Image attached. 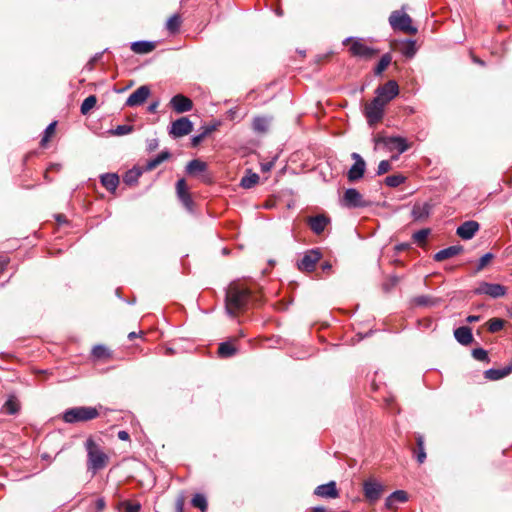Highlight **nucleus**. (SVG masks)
Wrapping results in <instances>:
<instances>
[{"instance_id": "1", "label": "nucleus", "mask_w": 512, "mask_h": 512, "mask_svg": "<svg viewBox=\"0 0 512 512\" xmlns=\"http://www.w3.org/2000/svg\"><path fill=\"white\" fill-rule=\"evenodd\" d=\"M87 451V469L93 474L106 467L109 457L101 447L92 439L88 438L85 442Z\"/></svg>"}, {"instance_id": "2", "label": "nucleus", "mask_w": 512, "mask_h": 512, "mask_svg": "<svg viewBox=\"0 0 512 512\" xmlns=\"http://www.w3.org/2000/svg\"><path fill=\"white\" fill-rule=\"evenodd\" d=\"M251 294L247 288L231 287L226 293V312L234 317L237 310L246 308Z\"/></svg>"}, {"instance_id": "3", "label": "nucleus", "mask_w": 512, "mask_h": 512, "mask_svg": "<svg viewBox=\"0 0 512 512\" xmlns=\"http://www.w3.org/2000/svg\"><path fill=\"white\" fill-rule=\"evenodd\" d=\"M99 416L97 408L90 406H78L65 410L63 421L69 424L87 422Z\"/></svg>"}, {"instance_id": "4", "label": "nucleus", "mask_w": 512, "mask_h": 512, "mask_svg": "<svg viewBox=\"0 0 512 512\" xmlns=\"http://www.w3.org/2000/svg\"><path fill=\"white\" fill-rule=\"evenodd\" d=\"M375 145H383L389 152L396 150L398 155L404 153L409 149V144L404 137L401 136H382L377 135L374 138Z\"/></svg>"}, {"instance_id": "5", "label": "nucleus", "mask_w": 512, "mask_h": 512, "mask_svg": "<svg viewBox=\"0 0 512 512\" xmlns=\"http://www.w3.org/2000/svg\"><path fill=\"white\" fill-rule=\"evenodd\" d=\"M349 42H351L349 52L354 57L370 59L379 52L378 50L367 46L361 38L347 37L343 40L344 45Z\"/></svg>"}, {"instance_id": "6", "label": "nucleus", "mask_w": 512, "mask_h": 512, "mask_svg": "<svg viewBox=\"0 0 512 512\" xmlns=\"http://www.w3.org/2000/svg\"><path fill=\"white\" fill-rule=\"evenodd\" d=\"M389 23L395 30H400L413 35L417 33V28L412 26L411 17L408 14L402 13L398 10L393 11L390 14Z\"/></svg>"}, {"instance_id": "7", "label": "nucleus", "mask_w": 512, "mask_h": 512, "mask_svg": "<svg viewBox=\"0 0 512 512\" xmlns=\"http://www.w3.org/2000/svg\"><path fill=\"white\" fill-rule=\"evenodd\" d=\"M385 105L383 101L379 100V97H374L371 102L366 104L364 113L370 126L381 121Z\"/></svg>"}, {"instance_id": "8", "label": "nucleus", "mask_w": 512, "mask_h": 512, "mask_svg": "<svg viewBox=\"0 0 512 512\" xmlns=\"http://www.w3.org/2000/svg\"><path fill=\"white\" fill-rule=\"evenodd\" d=\"M321 258L322 252L319 248L307 250L302 258L297 261V267L302 272H312Z\"/></svg>"}, {"instance_id": "9", "label": "nucleus", "mask_w": 512, "mask_h": 512, "mask_svg": "<svg viewBox=\"0 0 512 512\" xmlns=\"http://www.w3.org/2000/svg\"><path fill=\"white\" fill-rule=\"evenodd\" d=\"M384 491L383 484L375 478H368L363 482V494L370 503L377 502Z\"/></svg>"}, {"instance_id": "10", "label": "nucleus", "mask_w": 512, "mask_h": 512, "mask_svg": "<svg viewBox=\"0 0 512 512\" xmlns=\"http://www.w3.org/2000/svg\"><path fill=\"white\" fill-rule=\"evenodd\" d=\"M342 204L347 208L355 209L368 207L371 203L366 201L357 189L348 188L344 192Z\"/></svg>"}, {"instance_id": "11", "label": "nucleus", "mask_w": 512, "mask_h": 512, "mask_svg": "<svg viewBox=\"0 0 512 512\" xmlns=\"http://www.w3.org/2000/svg\"><path fill=\"white\" fill-rule=\"evenodd\" d=\"M473 292L476 295H487L496 299L505 296L507 288L501 284L482 281Z\"/></svg>"}, {"instance_id": "12", "label": "nucleus", "mask_w": 512, "mask_h": 512, "mask_svg": "<svg viewBox=\"0 0 512 512\" xmlns=\"http://www.w3.org/2000/svg\"><path fill=\"white\" fill-rule=\"evenodd\" d=\"M375 97L387 104L399 94V86L395 80H389L384 85L377 87L375 90Z\"/></svg>"}, {"instance_id": "13", "label": "nucleus", "mask_w": 512, "mask_h": 512, "mask_svg": "<svg viewBox=\"0 0 512 512\" xmlns=\"http://www.w3.org/2000/svg\"><path fill=\"white\" fill-rule=\"evenodd\" d=\"M351 157L354 160V164L348 170L347 178L350 182H355L363 177L366 169V163L356 152L352 153Z\"/></svg>"}, {"instance_id": "14", "label": "nucleus", "mask_w": 512, "mask_h": 512, "mask_svg": "<svg viewBox=\"0 0 512 512\" xmlns=\"http://www.w3.org/2000/svg\"><path fill=\"white\" fill-rule=\"evenodd\" d=\"M193 130V123L187 117H181L172 122L169 130L170 135L175 138L188 135Z\"/></svg>"}, {"instance_id": "15", "label": "nucleus", "mask_w": 512, "mask_h": 512, "mask_svg": "<svg viewBox=\"0 0 512 512\" xmlns=\"http://www.w3.org/2000/svg\"><path fill=\"white\" fill-rule=\"evenodd\" d=\"M150 95V88L142 85L137 88L126 100L125 105L128 107H136L142 105Z\"/></svg>"}, {"instance_id": "16", "label": "nucleus", "mask_w": 512, "mask_h": 512, "mask_svg": "<svg viewBox=\"0 0 512 512\" xmlns=\"http://www.w3.org/2000/svg\"><path fill=\"white\" fill-rule=\"evenodd\" d=\"M480 224L474 220H468L463 222L456 229V234L463 240H470L479 231Z\"/></svg>"}, {"instance_id": "17", "label": "nucleus", "mask_w": 512, "mask_h": 512, "mask_svg": "<svg viewBox=\"0 0 512 512\" xmlns=\"http://www.w3.org/2000/svg\"><path fill=\"white\" fill-rule=\"evenodd\" d=\"M170 106L177 113H185L192 110L193 102L190 98L177 94L171 98Z\"/></svg>"}, {"instance_id": "18", "label": "nucleus", "mask_w": 512, "mask_h": 512, "mask_svg": "<svg viewBox=\"0 0 512 512\" xmlns=\"http://www.w3.org/2000/svg\"><path fill=\"white\" fill-rule=\"evenodd\" d=\"M176 191L178 198L180 199L182 204L185 206L187 210L191 211L193 207V200L190 193L188 192V187L185 179L182 178L177 181Z\"/></svg>"}, {"instance_id": "19", "label": "nucleus", "mask_w": 512, "mask_h": 512, "mask_svg": "<svg viewBox=\"0 0 512 512\" xmlns=\"http://www.w3.org/2000/svg\"><path fill=\"white\" fill-rule=\"evenodd\" d=\"M433 207L434 205L430 202L415 203L412 207L411 216L416 221L427 219L430 216Z\"/></svg>"}, {"instance_id": "20", "label": "nucleus", "mask_w": 512, "mask_h": 512, "mask_svg": "<svg viewBox=\"0 0 512 512\" xmlns=\"http://www.w3.org/2000/svg\"><path fill=\"white\" fill-rule=\"evenodd\" d=\"M307 223H308L310 229L315 234L320 235L321 233L324 232L327 225L330 223V218L323 214H319L316 216L309 217Z\"/></svg>"}, {"instance_id": "21", "label": "nucleus", "mask_w": 512, "mask_h": 512, "mask_svg": "<svg viewBox=\"0 0 512 512\" xmlns=\"http://www.w3.org/2000/svg\"><path fill=\"white\" fill-rule=\"evenodd\" d=\"M314 494L322 498L335 499L339 497V492L335 481H330L316 487Z\"/></svg>"}, {"instance_id": "22", "label": "nucleus", "mask_w": 512, "mask_h": 512, "mask_svg": "<svg viewBox=\"0 0 512 512\" xmlns=\"http://www.w3.org/2000/svg\"><path fill=\"white\" fill-rule=\"evenodd\" d=\"M463 251H464V247L462 245L449 246V247L442 249V250L438 251L437 253H435L433 256V259L437 262H441L448 258L459 255Z\"/></svg>"}, {"instance_id": "23", "label": "nucleus", "mask_w": 512, "mask_h": 512, "mask_svg": "<svg viewBox=\"0 0 512 512\" xmlns=\"http://www.w3.org/2000/svg\"><path fill=\"white\" fill-rule=\"evenodd\" d=\"M454 337L458 343L467 346L474 340L472 330L468 326H461L454 330Z\"/></svg>"}, {"instance_id": "24", "label": "nucleus", "mask_w": 512, "mask_h": 512, "mask_svg": "<svg viewBox=\"0 0 512 512\" xmlns=\"http://www.w3.org/2000/svg\"><path fill=\"white\" fill-rule=\"evenodd\" d=\"M21 405L15 395H9L7 400L2 406V413L7 415H16L20 411Z\"/></svg>"}, {"instance_id": "25", "label": "nucleus", "mask_w": 512, "mask_h": 512, "mask_svg": "<svg viewBox=\"0 0 512 512\" xmlns=\"http://www.w3.org/2000/svg\"><path fill=\"white\" fill-rule=\"evenodd\" d=\"M512 372V362L502 369L491 368L485 371V378L495 381L508 376Z\"/></svg>"}, {"instance_id": "26", "label": "nucleus", "mask_w": 512, "mask_h": 512, "mask_svg": "<svg viewBox=\"0 0 512 512\" xmlns=\"http://www.w3.org/2000/svg\"><path fill=\"white\" fill-rule=\"evenodd\" d=\"M171 157V153L169 150H163L156 157L148 160L144 166V171H152L156 167H158L161 163L168 160Z\"/></svg>"}, {"instance_id": "27", "label": "nucleus", "mask_w": 512, "mask_h": 512, "mask_svg": "<svg viewBox=\"0 0 512 512\" xmlns=\"http://www.w3.org/2000/svg\"><path fill=\"white\" fill-rule=\"evenodd\" d=\"M156 45L153 41L139 40L132 42L131 50L137 54H147L155 49Z\"/></svg>"}, {"instance_id": "28", "label": "nucleus", "mask_w": 512, "mask_h": 512, "mask_svg": "<svg viewBox=\"0 0 512 512\" xmlns=\"http://www.w3.org/2000/svg\"><path fill=\"white\" fill-rule=\"evenodd\" d=\"M100 181L108 191L114 192L119 184V177L115 173H105L101 175Z\"/></svg>"}, {"instance_id": "29", "label": "nucleus", "mask_w": 512, "mask_h": 512, "mask_svg": "<svg viewBox=\"0 0 512 512\" xmlns=\"http://www.w3.org/2000/svg\"><path fill=\"white\" fill-rule=\"evenodd\" d=\"M271 118L266 116H257L253 118L252 128L257 133H265L268 131Z\"/></svg>"}, {"instance_id": "30", "label": "nucleus", "mask_w": 512, "mask_h": 512, "mask_svg": "<svg viewBox=\"0 0 512 512\" xmlns=\"http://www.w3.org/2000/svg\"><path fill=\"white\" fill-rule=\"evenodd\" d=\"M143 172H145L144 167H133L124 174L123 182L129 186L135 185L138 182L140 176L143 174Z\"/></svg>"}, {"instance_id": "31", "label": "nucleus", "mask_w": 512, "mask_h": 512, "mask_svg": "<svg viewBox=\"0 0 512 512\" xmlns=\"http://www.w3.org/2000/svg\"><path fill=\"white\" fill-rule=\"evenodd\" d=\"M207 170V164L199 159H193L186 165V172L190 175L202 173Z\"/></svg>"}, {"instance_id": "32", "label": "nucleus", "mask_w": 512, "mask_h": 512, "mask_svg": "<svg viewBox=\"0 0 512 512\" xmlns=\"http://www.w3.org/2000/svg\"><path fill=\"white\" fill-rule=\"evenodd\" d=\"M182 24V19L179 14H173L166 22L167 31L175 35L180 31V27Z\"/></svg>"}, {"instance_id": "33", "label": "nucleus", "mask_w": 512, "mask_h": 512, "mask_svg": "<svg viewBox=\"0 0 512 512\" xmlns=\"http://www.w3.org/2000/svg\"><path fill=\"white\" fill-rule=\"evenodd\" d=\"M400 52L407 58H413L417 52L416 41L407 39L402 43Z\"/></svg>"}, {"instance_id": "34", "label": "nucleus", "mask_w": 512, "mask_h": 512, "mask_svg": "<svg viewBox=\"0 0 512 512\" xmlns=\"http://www.w3.org/2000/svg\"><path fill=\"white\" fill-rule=\"evenodd\" d=\"M237 353V349L230 342H222L218 347V356L220 358H230Z\"/></svg>"}, {"instance_id": "35", "label": "nucleus", "mask_w": 512, "mask_h": 512, "mask_svg": "<svg viewBox=\"0 0 512 512\" xmlns=\"http://www.w3.org/2000/svg\"><path fill=\"white\" fill-rule=\"evenodd\" d=\"M259 181V175L249 170L248 174L243 176L240 181V186L244 189L254 187Z\"/></svg>"}, {"instance_id": "36", "label": "nucleus", "mask_w": 512, "mask_h": 512, "mask_svg": "<svg viewBox=\"0 0 512 512\" xmlns=\"http://www.w3.org/2000/svg\"><path fill=\"white\" fill-rule=\"evenodd\" d=\"M408 500V495L403 490H396L391 493L386 499V506L391 507L394 501L404 503Z\"/></svg>"}, {"instance_id": "37", "label": "nucleus", "mask_w": 512, "mask_h": 512, "mask_svg": "<svg viewBox=\"0 0 512 512\" xmlns=\"http://www.w3.org/2000/svg\"><path fill=\"white\" fill-rule=\"evenodd\" d=\"M392 61V57L390 53H386L382 55L376 67L374 68V74L379 76L383 73V71L390 65Z\"/></svg>"}, {"instance_id": "38", "label": "nucleus", "mask_w": 512, "mask_h": 512, "mask_svg": "<svg viewBox=\"0 0 512 512\" xmlns=\"http://www.w3.org/2000/svg\"><path fill=\"white\" fill-rule=\"evenodd\" d=\"M416 444L418 448V453L416 455V459L418 463L422 464L426 459V452L424 447V437L421 434H416Z\"/></svg>"}, {"instance_id": "39", "label": "nucleus", "mask_w": 512, "mask_h": 512, "mask_svg": "<svg viewBox=\"0 0 512 512\" xmlns=\"http://www.w3.org/2000/svg\"><path fill=\"white\" fill-rule=\"evenodd\" d=\"M191 504L200 509L202 512H206L207 511V508H208V502H207V499L206 497L201 494V493H196L192 500H191Z\"/></svg>"}, {"instance_id": "40", "label": "nucleus", "mask_w": 512, "mask_h": 512, "mask_svg": "<svg viewBox=\"0 0 512 512\" xmlns=\"http://www.w3.org/2000/svg\"><path fill=\"white\" fill-rule=\"evenodd\" d=\"M406 178L401 174H393L389 175L385 178L384 182L388 187H398L402 183H404Z\"/></svg>"}, {"instance_id": "41", "label": "nucleus", "mask_w": 512, "mask_h": 512, "mask_svg": "<svg viewBox=\"0 0 512 512\" xmlns=\"http://www.w3.org/2000/svg\"><path fill=\"white\" fill-rule=\"evenodd\" d=\"M97 103V98L95 95H90L84 99L81 104L80 111L83 115H86Z\"/></svg>"}, {"instance_id": "42", "label": "nucleus", "mask_w": 512, "mask_h": 512, "mask_svg": "<svg viewBox=\"0 0 512 512\" xmlns=\"http://www.w3.org/2000/svg\"><path fill=\"white\" fill-rule=\"evenodd\" d=\"M472 356L474 359L481 362H489V356L485 349L483 348H475L472 350Z\"/></svg>"}, {"instance_id": "43", "label": "nucleus", "mask_w": 512, "mask_h": 512, "mask_svg": "<svg viewBox=\"0 0 512 512\" xmlns=\"http://www.w3.org/2000/svg\"><path fill=\"white\" fill-rule=\"evenodd\" d=\"M430 232L431 230L429 228L420 229L413 234V240L418 244H422L423 242H425Z\"/></svg>"}, {"instance_id": "44", "label": "nucleus", "mask_w": 512, "mask_h": 512, "mask_svg": "<svg viewBox=\"0 0 512 512\" xmlns=\"http://www.w3.org/2000/svg\"><path fill=\"white\" fill-rule=\"evenodd\" d=\"M504 327V320L500 318H493L489 321L488 330L491 333H496Z\"/></svg>"}, {"instance_id": "45", "label": "nucleus", "mask_w": 512, "mask_h": 512, "mask_svg": "<svg viewBox=\"0 0 512 512\" xmlns=\"http://www.w3.org/2000/svg\"><path fill=\"white\" fill-rule=\"evenodd\" d=\"M92 354L96 358H104L110 355L109 350L104 345H96L92 349Z\"/></svg>"}, {"instance_id": "46", "label": "nucleus", "mask_w": 512, "mask_h": 512, "mask_svg": "<svg viewBox=\"0 0 512 512\" xmlns=\"http://www.w3.org/2000/svg\"><path fill=\"white\" fill-rule=\"evenodd\" d=\"M133 131V126L131 125H118L114 130H112L113 135L123 136L131 133Z\"/></svg>"}, {"instance_id": "47", "label": "nucleus", "mask_w": 512, "mask_h": 512, "mask_svg": "<svg viewBox=\"0 0 512 512\" xmlns=\"http://www.w3.org/2000/svg\"><path fill=\"white\" fill-rule=\"evenodd\" d=\"M122 506L124 508V512H140L141 504L140 503H132L130 501L122 502Z\"/></svg>"}, {"instance_id": "48", "label": "nucleus", "mask_w": 512, "mask_h": 512, "mask_svg": "<svg viewBox=\"0 0 512 512\" xmlns=\"http://www.w3.org/2000/svg\"><path fill=\"white\" fill-rule=\"evenodd\" d=\"M55 126H56V122L54 121V122L50 123L44 130V135L40 142L42 146H44V144L49 140V137L51 136V134L54 133Z\"/></svg>"}, {"instance_id": "49", "label": "nucleus", "mask_w": 512, "mask_h": 512, "mask_svg": "<svg viewBox=\"0 0 512 512\" xmlns=\"http://www.w3.org/2000/svg\"><path fill=\"white\" fill-rule=\"evenodd\" d=\"M391 170V164L388 160H382L378 164L377 175H383Z\"/></svg>"}, {"instance_id": "50", "label": "nucleus", "mask_w": 512, "mask_h": 512, "mask_svg": "<svg viewBox=\"0 0 512 512\" xmlns=\"http://www.w3.org/2000/svg\"><path fill=\"white\" fill-rule=\"evenodd\" d=\"M493 258V254L488 252L486 254H484L480 259H479V262L477 264V270L480 271L482 270L487 264L488 262Z\"/></svg>"}, {"instance_id": "51", "label": "nucleus", "mask_w": 512, "mask_h": 512, "mask_svg": "<svg viewBox=\"0 0 512 512\" xmlns=\"http://www.w3.org/2000/svg\"><path fill=\"white\" fill-rule=\"evenodd\" d=\"M218 126H219V123L202 126L201 134L204 135V138H206L209 134H211L213 131H215Z\"/></svg>"}, {"instance_id": "52", "label": "nucleus", "mask_w": 512, "mask_h": 512, "mask_svg": "<svg viewBox=\"0 0 512 512\" xmlns=\"http://www.w3.org/2000/svg\"><path fill=\"white\" fill-rule=\"evenodd\" d=\"M158 146H159L158 139L153 138V139L147 140V151L148 152H153L154 150H156L158 148Z\"/></svg>"}, {"instance_id": "53", "label": "nucleus", "mask_w": 512, "mask_h": 512, "mask_svg": "<svg viewBox=\"0 0 512 512\" xmlns=\"http://www.w3.org/2000/svg\"><path fill=\"white\" fill-rule=\"evenodd\" d=\"M204 139H205L204 135H202L201 133H199L197 135H194L191 138V145H192V147H197Z\"/></svg>"}, {"instance_id": "54", "label": "nucleus", "mask_w": 512, "mask_h": 512, "mask_svg": "<svg viewBox=\"0 0 512 512\" xmlns=\"http://www.w3.org/2000/svg\"><path fill=\"white\" fill-rule=\"evenodd\" d=\"M429 297L427 296H419L415 299V302L417 305H420V306H424V305H427L429 303Z\"/></svg>"}, {"instance_id": "55", "label": "nucleus", "mask_w": 512, "mask_h": 512, "mask_svg": "<svg viewBox=\"0 0 512 512\" xmlns=\"http://www.w3.org/2000/svg\"><path fill=\"white\" fill-rule=\"evenodd\" d=\"M117 436L122 441H127L130 438L129 433L127 431H125V430H120L118 432Z\"/></svg>"}, {"instance_id": "56", "label": "nucleus", "mask_w": 512, "mask_h": 512, "mask_svg": "<svg viewBox=\"0 0 512 512\" xmlns=\"http://www.w3.org/2000/svg\"><path fill=\"white\" fill-rule=\"evenodd\" d=\"M159 106V102L158 101H154L152 103H150V105L148 106V111L150 113H155L157 108Z\"/></svg>"}, {"instance_id": "57", "label": "nucleus", "mask_w": 512, "mask_h": 512, "mask_svg": "<svg viewBox=\"0 0 512 512\" xmlns=\"http://www.w3.org/2000/svg\"><path fill=\"white\" fill-rule=\"evenodd\" d=\"M105 507V501L103 498H99L96 500V508L98 511L103 510Z\"/></svg>"}, {"instance_id": "58", "label": "nucleus", "mask_w": 512, "mask_h": 512, "mask_svg": "<svg viewBox=\"0 0 512 512\" xmlns=\"http://www.w3.org/2000/svg\"><path fill=\"white\" fill-rule=\"evenodd\" d=\"M480 320V316L478 315H469L467 318H466V321L468 323H473V322H477Z\"/></svg>"}, {"instance_id": "59", "label": "nucleus", "mask_w": 512, "mask_h": 512, "mask_svg": "<svg viewBox=\"0 0 512 512\" xmlns=\"http://www.w3.org/2000/svg\"><path fill=\"white\" fill-rule=\"evenodd\" d=\"M321 268L323 271H330L332 268V265L329 262H324V263H322Z\"/></svg>"}, {"instance_id": "60", "label": "nucleus", "mask_w": 512, "mask_h": 512, "mask_svg": "<svg viewBox=\"0 0 512 512\" xmlns=\"http://www.w3.org/2000/svg\"><path fill=\"white\" fill-rule=\"evenodd\" d=\"M325 508L322 506L314 507L312 512H325Z\"/></svg>"}, {"instance_id": "61", "label": "nucleus", "mask_w": 512, "mask_h": 512, "mask_svg": "<svg viewBox=\"0 0 512 512\" xmlns=\"http://www.w3.org/2000/svg\"><path fill=\"white\" fill-rule=\"evenodd\" d=\"M137 336H138V335H137V333H136V332H130V333L128 334V338H129L130 340L135 339Z\"/></svg>"}, {"instance_id": "62", "label": "nucleus", "mask_w": 512, "mask_h": 512, "mask_svg": "<svg viewBox=\"0 0 512 512\" xmlns=\"http://www.w3.org/2000/svg\"><path fill=\"white\" fill-rule=\"evenodd\" d=\"M473 61H474L475 63L479 64V65H482V66L484 65V61H482V60H481V59H479V58H476V57H475V58H473Z\"/></svg>"}, {"instance_id": "63", "label": "nucleus", "mask_w": 512, "mask_h": 512, "mask_svg": "<svg viewBox=\"0 0 512 512\" xmlns=\"http://www.w3.org/2000/svg\"><path fill=\"white\" fill-rule=\"evenodd\" d=\"M271 166H272V163H268V164L264 165V166H263V171H268V170H270Z\"/></svg>"}, {"instance_id": "64", "label": "nucleus", "mask_w": 512, "mask_h": 512, "mask_svg": "<svg viewBox=\"0 0 512 512\" xmlns=\"http://www.w3.org/2000/svg\"><path fill=\"white\" fill-rule=\"evenodd\" d=\"M404 247H405L404 245H399L397 248H398L399 250H402V249H404Z\"/></svg>"}]
</instances>
